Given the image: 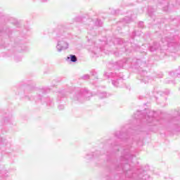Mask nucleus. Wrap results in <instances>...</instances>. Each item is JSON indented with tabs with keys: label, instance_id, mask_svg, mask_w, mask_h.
<instances>
[{
	"label": "nucleus",
	"instance_id": "7",
	"mask_svg": "<svg viewBox=\"0 0 180 180\" xmlns=\"http://www.w3.org/2000/svg\"><path fill=\"white\" fill-rule=\"evenodd\" d=\"M27 94H32V89L29 86L26 87L24 91V95L28 101H33L34 99L35 102L41 101L42 103H46L48 106L53 105V103H51V100L49 97L42 98L41 95L39 94L38 96L34 98L27 96Z\"/></svg>",
	"mask_w": 180,
	"mask_h": 180
},
{
	"label": "nucleus",
	"instance_id": "26",
	"mask_svg": "<svg viewBox=\"0 0 180 180\" xmlns=\"http://www.w3.org/2000/svg\"><path fill=\"white\" fill-rule=\"evenodd\" d=\"M85 18H86V17H85V16H84V17H76L75 18V20L76 22H82V20H84L85 19Z\"/></svg>",
	"mask_w": 180,
	"mask_h": 180
},
{
	"label": "nucleus",
	"instance_id": "6",
	"mask_svg": "<svg viewBox=\"0 0 180 180\" xmlns=\"http://www.w3.org/2000/svg\"><path fill=\"white\" fill-rule=\"evenodd\" d=\"M167 36L162 38L161 44L158 42H153L152 44L149 45L148 50L151 53L157 51L158 50H168V47H171V42L167 40Z\"/></svg>",
	"mask_w": 180,
	"mask_h": 180
},
{
	"label": "nucleus",
	"instance_id": "24",
	"mask_svg": "<svg viewBox=\"0 0 180 180\" xmlns=\"http://www.w3.org/2000/svg\"><path fill=\"white\" fill-rule=\"evenodd\" d=\"M111 148H112V150H114L115 151H119V145L116 143H112Z\"/></svg>",
	"mask_w": 180,
	"mask_h": 180
},
{
	"label": "nucleus",
	"instance_id": "33",
	"mask_svg": "<svg viewBox=\"0 0 180 180\" xmlns=\"http://www.w3.org/2000/svg\"><path fill=\"white\" fill-rule=\"evenodd\" d=\"M58 109H60V110H63V109H64V105H59Z\"/></svg>",
	"mask_w": 180,
	"mask_h": 180
},
{
	"label": "nucleus",
	"instance_id": "17",
	"mask_svg": "<svg viewBox=\"0 0 180 180\" xmlns=\"http://www.w3.org/2000/svg\"><path fill=\"white\" fill-rule=\"evenodd\" d=\"M101 51H102V48L94 47V49L91 51V55L94 54L93 57H98Z\"/></svg>",
	"mask_w": 180,
	"mask_h": 180
},
{
	"label": "nucleus",
	"instance_id": "1",
	"mask_svg": "<svg viewBox=\"0 0 180 180\" xmlns=\"http://www.w3.org/2000/svg\"><path fill=\"white\" fill-rule=\"evenodd\" d=\"M115 137L118 140H121L124 144L123 147V151L122 152L120 158V165L116 167L117 171H122L126 176V178H129L130 179H142L146 180L148 177L146 174V172L143 169L137 170V172L134 173V169L129 162L133 159V146L131 145L134 143V139H137V136H133L130 135V129L127 132L124 130L117 131L115 134Z\"/></svg>",
	"mask_w": 180,
	"mask_h": 180
},
{
	"label": "nucleus",
	"instance_id": "2",
	"mask_svg": "<svg viewBox=\"0 0 180 180\" xmlns=\"http://www.w3.org/2000/svg\"><path fill=\"white\" fill-rule=\"evenodd\" d=\"M126 65H130V67H132L134 68H136L139 70L141 72V75L142 77L141 79H140L141 82H143V84H147L148 81L150 80V78L147 75V71L143 70L141 67H147V63L146 62L141 61L140 59L137 58H124L122 60H119L115 63V67L116 68H124L126 67Z\"/></svg>",
	"mask_w": 180,
	"mask_h": 180
},
{
	"label": "nucleus",
	"instance_id": "27",
	"mask_svg": "<svg viewBox=\"0 0 180 180\" xmlns=\"http://www.w3.org/2000/svg\"><path fill=\"white\" fill-rule=\"evenodd\" d=\"M5 123H8V122H11L12 120V116L6 117L4 119Z\"/></svg>",
	"mask_w": 180,
	"mask_h": 180
},
{
	"label": "nucleus",
	"instance_id": "23",
	"mask_svg": "<svg viewBox=\"0 0 180 180\" xmlns=\"http://www.w3.org/2000/svg\"><path fill=\"white\" fill-rule=\"evenodd\" d=\"M136 36H141V31L136 32V31H134L131 35V39H134Z\"/></svg>",
	"mask_w": 180,
	"mask_h": 180
},
{
	"label": "nucleus",
	"instance_id": "3",
	"mask_svg": "<svg viewBox=\"0 0 180 180\" xmlns=\"http://www.w3.org/2000/svg\"><path fill=\"white\" fill-rule=\"evenodd\" d=\"M134 118L139 122H142V123H146L148 126H160L164 124V119L161 118L160 116H157V112L153 110H147V112L143 111H137L134 115Z\"/></svg>",
	"mask_w": 180,
	"mask_h": 180
},
{
	"label": "nucleus",
	"instance_id": "18",
	"mask_svg": "<svg viewBox=\"0 0 180 180\" xmlns=\"http://www.w3.org/2000/svg\"><path fill=\"white\" fill-rule=\"evenodd\" d=\"M97 96L100 99H104V98H108V93H106V91H98L97 92Z\"/></svg>",
	"mask_w": 180,
	"mask_h": 180
},
{
	"label": "nucleus",
	"instance_id": "36",
	"mask_svg": "<svg viewBox=\"0 0 180 180\" xmlns=\"http://www.w3.org/2000/svg\"><path fill=\"white\" fill-rule=\"evenodd\" d=\"M117 30H118V32H120V30H122V28L120 27H118Z\"/></svg>",
	"mask_w": 180,
	"mask_h": 180
},
{
	"label": "nucleus",
	"instance_id": "16",
	"mask_svg": "<svg viewBox=\"0 0 180 180\" xmlns=\"http://www.w3.org/2000/svg\"><path fill=\"white\" fill-rule=\"evenodd\" d=\"M66 60L68 63H77V61H78V58L75 55H70L67 57Z\"/></svg>",
	"mask_w": 180,
	"mask_h": 180
},
{
	"label": "nucleus",
	"instance_id": "38",
	"mask_svg": "<svg viewBox=\"0 0 180 180\" xmlns=\"http://www.w3.org/2000/svg\"><path fill=\"white\" fill-rule=\"evenodd\" d=\"M41 2H47V0H41Z\"/></svg>",
	"mask_w": 180,
	"mask_h": 180
},
{
	"label": "nucleus",
	"instance_id": "31",
	"mask_svg": "<svg viewBox=\"0 0 180 180\" xmlns=\"http://www.w3.org/2000/svg\"><path fill=\"white\" fill-rule=\"evenodd\" d=\"M139 27L143 28L144 27V22H139L138 24Z\"/></svg>",
	"mask_w": 180,
	"mask_h": 180
},
{
	"label": "nucleus",
	"instance_id": "25",
	"mask_svg": "<svg viewBox=\"0 0 180 180\" xmlns=\"http://www.w3.org/2000/svg\"><path fill=\"white\" fill-rule=\"evenodd\" d=\"M64 96H65V91L63 90L58 92V98H64Z\"/></svg>",
	"mask_w": 180,
	"mask_h": 180
},
{
	"label": "nucleus",
	"instance_id": "28",
	"mask_svg": "<svg viewBox=\"0 0 180 180\" xmlns=\"http://www.w3.org/2000/svg\"><path fill=\"white\" fill-rule=\"evenodd\" d=\"M14 60L16 63H19V61H22V57L20 56H15Z\"/></svg>",
	"mask_w": 180,
	"mask_h": 180
},
{
	"label": "nucleus",
	"instance_id": "10",
	"mask_svg": "<svg viewBox=\"0 0 180 180\" xmlns=\"http://www.w3.org/2000/svg\"><path fill=\"white\" fill-rule=\"evenodd\" d=\"M166 37H167V40L169 41V43H171L170 44V47H174V49H178V47H179L180 46V38L178 36H166Z\"/></svg>",
	"mask_w": 180,
	"mask_h": 180
},
{
	"label": "nucleus",
	"instance_id": "35",
	"mask_svg": "<svg viewBox=\"0 0 180 180\" xmlns=\"http://www.w3.org/2000/svg\"><path fill=\"white\" fill-rule=\"evenodd\" d=\"M136 143L137 144V146H140V141H136Z\"/></svg>",
	"mask_w": 180,
	"mask_h": 180
},
{
	"label": "nucleus",
	"instance_id": "12",
	"mask_svg": "<svg viewBox=\"0 0 180 180\" xmlns=\"http://www.w3.org/2000/svg\"><path fill=\"white\" fill-rule=\"evenodd\" d=\"M11 34H12V30L9 28L3 30H0V39H1L2 37H5V39H8V37H10Z\"/></svg>",
	"mask_w": 180,
	"mask_h": 180
},
{
	"label": "nucleus",
	"instance_id": "41",
	"mask_svg": "<svg viewBox=\"0 0 180 180\" xmlns=\"http://www.w3.org/2000/svg\"><path fill=\"white\" fill-rule=\"evenodd\" d=\"M15 25H17L18 26H19V22H16Z\"/></svg>",
	"mask_w": 180,
	"mask_h": 180
},
{
	"label": "nucleus",
	"instance_id": "46",
	"mask_svg": "<svg viewBox=\"0 0 180 180\" xmlns=\"http://www.w3.org/2000/svg\"><path fill=\"white\" fill-rule=\"evenodd\" d=\"M18 91H20V89H18Z\"/></svg>",
	"mask_w": 180,
	"mask_h": 180
},
{
	"label": "nucleus",
	"instance_id": "13",
	"mask_svg": "<svg viewBox=\"0 0 180 180\" xmlns=\"http://www.w3.org/2000/svg\"><path fill=\"white\" fill-rule=\"evenodd\" d=\"M155 13V8L152 6H149L148 8V15L151 19H153V22H155V15L154 13Z\"/></svg>",
	"mask_w": 180,
	"mask_h": 180
},
{
	"label": "nucleus",
	"instance_id": "30",
	"mask_svg": "<svg viewBox=\"0 0 180 180\" xmlns=\"http://www.w3.org/2000/svg\"><path fill=\"white\" fill-rule=\"evenodd\" d=\"M82 79H89V75H84L82 77Z\"/></svg>",
	"mask_w": 180,
	"mask_h": 180
},
{
	"label": "nucleus",
	"instance_id": "37",
	"mask_svg": "<svg viewBox=\"0 0 180 180\" xmlns=\"http://www.w3.org/2000/svg\"><path fill=\"white\" fill-rule=\"evenodd\" d=\"M41 92L43 94H46V91H44V89L41 90Z\"/></svg>",
	"mask_w": 180,
	"mask_h": 180
},
{
	"label": "nucleus",
	"instance_id": "9",
	"mask_svg": "<svg viewBox=\"0 0 180 180\" xmlns=\"http://www.w3.org/2000/svg\"><path fill=\"white\" fill-rule=\"evenodd\" d=\"M155 4H157L159 8H162V11L165 12H168V11H171L173 8H178L180 6V0H176V5L169 4V1L168 0H153Z\"/></svg>",
	"mask_w": 180,
	"mask_h": 180
},
{
	"label": "nucleus",
	"instance_id": "20",
	"mask_svg": "<svg viewBox=\"0 0 180 180\" xmlns=\"http://www.w3.org/2000/svg\"><path fill=\"white\" fill-rule=\"evenodd\" d=\"M91 79H93V81H95V82H96V81H98V75L96 73V71H95V70H91Z\"/></svg>",
	"mask_w": 180,
	"mask_h": 180
},
{
	"label": "nucleus",
	"instance_id": "11",
	"mask_svg": "<svg viewBox=\"0 0 180 180\" xmlns=\"http://www.w3.org/2000/svg\"><path fill=\"white\" fill-rule=\"evenodd\" d=\"M88 92H89V91H88V89H82L80 90V92L74 96L73 100L77 101L78 102H84V101H85V96H86V94H88Z\"/></svg>",
	"mask_w": 180,
	"mask_h": 180
},
{
	"label": "nucleus",
	"instance_id": "8",
	"mask_svg": "<svg viewBox=\"0 0 180 180\" xmlns=\"http://www.w3.org/2000/svg\"><path fill=\"white\" fill-rule=\"evenodd\" d=\"M104 78H111L112 84L113 86L119 87L120 86V84L123 82V73H115L112 72H105L103 74Z\"/></svg>",
	"mask_w": 180,
	"mask_h": 180
},
{
	"label": "nucleus",
	"instance_id": "43",
	"mask_svg": "<svg viewBox=\"0 0 180 180\" xmlns=\"http://www.w3.org/2000/svg\"><path fill=\"white\" fill-rule=\"evenodd\" d=\"M87 19H89V16L87 17Z\"/></svg>",
	"mask_w": 180,
	"mask_h": 180
},
{
	"label": "nucleus",
	"instance_id": "45",
	"mask_svg": "<svg viewBox=\"0 0 180 180\" xmlns=\"http://www.w3.org/2000/svg\"><path fill=\"white\" fill-rule=\"evenodd\" d=\"M139 99H141V96H139Z\"/></svg>",
	"mask_w": 180,
	"mask_h": 180
},
{
	"label": "nucleus",
	"instance_id": "42",
	"mask_svg": "<svg viewBox=\"0 0 180 180\" xmlns=\"http://www.w3.org/2000/svg\"><path fill=\"white\" fill-rule=\"evenodd\" d=\"M17 95H22V92L18 93Z\"/></svg>",
	"mask_w": 180,
	"mask_h": 180
},
{
	"label": "nucleus",
	"instance_id": "29",
	"mask_svg": "<svg viewBox=\"0 0 180 180\" xmlns=\"http://www.w3.org/2000/svg\"><path fill=\"white\" fill-rule=\"evenodd\" d=\"M119 12H120V10H115V9H112V10L111 11L112 15H118Z\"/></svg>",
	"mask_w": 180,
	"mask_h": 180
},
{
	"label": "nucleus",
	"instance_id": "5",
	"mask_svg": "<svg viewBox=\"0 0 180 180\" xmlns=\"http://www.w3.org/2000/svg\"><path fill=\"white\" fill-rule=\"evenodd\" d=\"M68 39H71V35L70 34L65 32H60L57 34L56 40L58 44L56 45V49L58 53H61L63 50H67L68 49L70 44L67 41Z\"/></svg>",
	"mask_w": 180,
	"mask_h": 180
},
{
	"label": "nucleus",
	"instance_id": "14",
	"mask_svg": "<svg viewBox=\"0 0 180 180\" xmlns=\"http://www.w3.org/2000/svg\"><path fill=\"white\" fill-rule=\"evenodd\" d=\"M130 22H131V17L126 16L125 18H122V20L117 23V25L119 26H124V25L130 23Z\"/></svg>",
	"mask_w": 180,
	"mask_h": 180
},
{
	"label": "nucleus",
	"instance_id": "34",
	"mask_svg": "<svg viewBox=\"0 0 180 180\" xmlns=\"http://www.w3.org/2000/svg\"><path fill=\"white\" fill-rule=\"evenodd\" d=\"M26 50H27V47L26 46H25V48L22 49V51H26Z\"/></svg>",
	"mask_w": 180,
	"mask_h": 180
},
{
	"label": "nucleus",
	"instance_id": "21",
	"mask_svg": "<svg viewBox=\"0 0 180 180\" xmlns=\"http://www.w3.org/2000/svg\"><path fill=\"white\" fill-rule=\"evenodd\" d=\"M94 25L95 26H97V27H102V26H103V22L97 18L96 20L94 22Z\"/></svg>",
	"mask_w": 180,
	"mask_h": 180
},
{
	"label": "nucleus",
	"instance_id": "44",
	"mask_svg": "<svg viewBox=\"0 0 180 180\" xmlns=\"http://www.w3.org/2000/svg\"><path fill=\"white\" fill-rule=\"evenodd\" d=\"M88 101H89V97H88V98H86Z\"/></svg>",
	"mask_w": 180,
	"mask_h": 180
},
{
	"label": "nucleus",
	"instance_id": "19",
	"mask_svg": "<svg viewBox=\"0 0 180 180\" xmlns=\"http://www.w3.org/2000/svg\"><path fill=\"white\" fill-rule=\"evenodd\" d=\"M169 75H173L174 78H179L180 77V68H179L178 70H176L175 72H170Z\"/></svg>",
	"mask_w": 180,
	"mask_h": 180
},
{
	"label": "nucleus",
	"instance_id": "22",
	"mask_svg": "<svg viewBox=\"0 0 180 180\" xmlns=\"http://www.w3.org/2000/svg\"><path fill=\"white\" fill-rule=\"evenodd\" d=\"M84 160L86 162H89L91 161V153H88L84 155Z\"/></svg>",
	"mask_w": 180,
	"mask_h": 180
},
{
	"label": "nucleus",
	"instance_id": "47",
	"mask_svg": "<svg viewBox=\"0 0 180 180\" xmlns=\"http://www.w3.org/2000/svg\"><path fill=\"white\" fill-rule=\"evenodd\" d=\"M157 21H158V22H159V21H158V19H157Z\"/></svg>",
	"mask_w": 180,
	"mask_h": 180
},
{
	"label": "nucleus",
	"instance_id": "15",
	"mask_svg": "<svg viewBox=\"0 0 180 180\" xmlns=\"http://www.w3.org/2000/svg\"><path fill=\"white\" fill-rule=\"evenodd\" d=\"M155 94H158V95H160V96L161 97L162 95H169V90H167V91H163V92L162 91H154L153 93V96L155 97L156 101H158V98H160V96H157L155 95Z\"/></svg>",
	"mask_w": 180,
	"mask_h": 180
},
{
	"label": "nucleus",
	"instance_id": "39",
	"mask_svg": "<svg viewBox=\"0 0 180 180\" xmlns=\"http://www.w3.org/2000/svg\"><path fill=\"white\" fill-rule=\"evenodd\" d=\"M86 39H87V41H90V39H89V37H86Z\"/></svg>",
	"mask_w": 180,
	"mask_h": 180
},
{
	"label": "nucleus",
	"instance_id": "4",
	"mask_svg": "<svg viewBox=\"0 0 180 180\" xmlns=\"http://www.w3.org/2000/svg\"><path fill=\"white\" fill-rule=\"evenodd\" d=\"M114 44H123V46L124 48L122 49V52L120 51H115L114 54L116 56V57H119L120 54H123L124 51H133L134 50L135 51H141V47L139 46L136 44H131L130 42H127V44H124V40L122 38H115L112 40Z\"/></svg>",
	"mask_w": 180,
	"mask_h": 180
},
{
	"label": "nucleus",
	"instance_id": "32",
	"mask_svg": "<svg viewBox=\"0 0 180 180\" xmlns=\"http://www.w3.org/2000/svg\"><path fill=\"white\" fill-rule=\"evenodd\" d=\"M170 20H172V21L178 20L179 23L180 24V18H171Z\"/></svg>",
	"mask_w": 180,
	"mask_h": 180
},
{
	"label": "nucleus",
	"instance_id": "40",
	"mask_svg": "<svg viewBox=\"0 0 180 180\" xmlns=\"http://www.w3.org/2000/svg\"><path fill=\"white\" fill-rule=\"evenodd\" d=\"M158 78H162V75H161L160 76H158Z\"/></svg>",
	"mask_w": 180,
	"mask_h": 180
}]
</instances>
